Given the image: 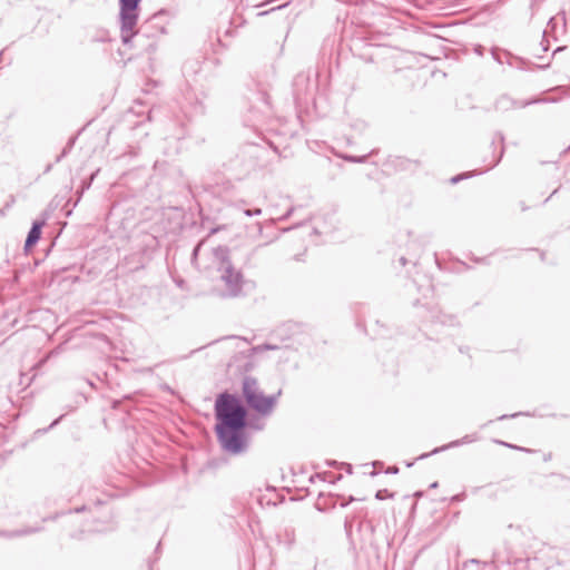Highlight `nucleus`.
<instances>
[{"label": "nucleus", "mask_w": 570, "mask_h": 570, "mask_svg": "<svg viewBox=\"0 0 570 570\" xmlns=\"http://www.w3.org/2000/svg\"><path fill=\"white\" fill-rule=\"evenodd\" d=\"M468 569H471V570H481V563L479 560L476 559H471L469 561H465L463 563V567H462V570H468Z\"/></svg>", "instance_id": "obj_7"}, {"label": "nucleus", "mask_w": 570, "mask_h": 570, "mask_svg": "<svg viewBox=\"0 0 570 570\" xmlns=\"http://www.w3.org/2000/svg\"><path fill=\"white\" fill-rule=\"evenodd\" d=\"M377 500H385L386 498H393V493L389 492L386 489L379 490L375 494Z\"/></svg>", "instance_id": "obj_9"}, {"label": "nucleus", "mask_w": 570, "mask_h": 570, "mask_svg": "<svg viewBox=\"0 0 570 570\" xmlns=\"http://www.w3.org/2000/svg\"><path fill=\"white\" fill-rule=\"evenodd\" d=\"M551 198H552V194H551V195H549V196L544 199V203H548Z\"/></svg>", "instance_id": "obj_20"}, {"label": "nucleus", "mask_w": 570, "mask_h": 570, "mask_svg": "<svg viewBox=\"0 0 570 570\" xmlns=\"http://www.w3.org/2000/svg\"><path fill=\"white\" fill-rule=\"evenodd\" d=\"M244 214L248 217H252V216H258L262 214V209L261 208H256V209H245L244 210Z\"/></svg>", "instance_id": "obj_10"}, {"label": "nucleus", "mask_w": 570, "mask_h": 570, "mask_svg": "<svg viewBox=\"0 0 570 570\" xmlns=\"http://www.w3.org/2000/svg\"><path fill=\"white\" fill-rule=\"evenodd\" d=\"M507 417H508V415H501V416L499 417V420H504V419H507Z\"/></svg>", "instance_id": "obj_23"}, {"label": "nucleus", "mask_w": 570, "mask_h": 570, "mask_svg": "<svg viewBox=\"0 0 570 570\" xmlns=\"http://www.w3.org/2000/svg\"><path fill=\"white\" fill-rule=\"evenodd\" d=\"M243 395L252 409L263 415H268L273 412L281 391L274 395L265 396L259 391L257 380L252 376H245L243 380Z\"/></svg>", "instance_id": "obj_3"}, {"label": "nucleus", "mask_w": 570, "mask_h": 570, "mask_svg": "<svg viewBox=\"0 0 570 570\" xmlns=\"http://www.w3.org/2000/svg\"><path fill=\"white\" fill-rule=\"evenodd\" d=\"M551 198H552V194H551V195H549V196L544 199V203H548Z\"/></svg>", "instance_id": "obj_18"}, {"label": "nucleus", "mask_w": 570, "mask_h": 570, "mask_svg": "<svg viewBox=\"0 0 570 570\" xmlns=\"http://www.w3.org/2000/svg\"><path fill=\"white\" fill-rule=\"evenodd\" d=\"M400 262L403 266L406 264V259L404 257H401Z\"/></svg>", "instance_id": "obj_15"}, {"label": "nucleus", "mask_w": 570, "mask_h": 570, "mask_svg": "<svg viewBox=\"0 0 570 570\" xmlns=\"http://www.w3.org/2000/svg\"><path fill=\"white\" fill-rule=\"evenodd\" d=\"M387 473H397L399 472V469L396 466H392V468H389Z\"/></svg>", "instance_id": "obj_13"}, {"label": "nucleus", "mask_w": 570, "mask_h": 570, "mask_svg": "<svg viewBox=\"0 0 570 570\" xmlns=\"http://www.w3.org/2000/svg\"><path fill=\"white\" fill-rule=\"evenodd\" d=\"M43 225H45L43 220L35 222L32 224L31 229L29 230L26 243H24L26 249L33 246L39 240L40 235H41V228Z\"/></svg>", "instance_id": "obj_5"}, {"label": "nucleus", "mask_w": 570, "mask_h": 570, "mask_svg": "<svg viewBox=\"0 0 570 570\" xmlns=\"http://www.w3.org/2000/svg\"><path fill=\"white\" fill-rule=\"evenodd\" d=\"M505 101H508L507 98H501L499 102H505Z\"/></svg>", "instance_id": "obj_22"}, {"label": "nucleus", "mask_w": 570, "mask_h": 570, "mask_svg": "<svg viewBox=\"0 0 570 570\" xmlns=\"http://www.w3.org/2000/svg\"><path fill=\"white\" fill-rule=\"evenodd\" d=\"M214 259L217 265L219 278L224 284L223 297H237L243 293L244 276L236 269L229 259V249L218 246L214 249Z\"/></svg>", "instance_id": "obj_2"}, {"label": "nucleus", "mask_w": 570, "mask_h": 570, "mask_svg": "<svg viewBox=\"0 0 570 570\" xmlns=\"http://www.w3.org/2000/svg\"><path fill=\"white\" fill-rule=\"evenodd\" d=\"M466 442H469V436H464L462 440L453 441L449 445H444L442 448H436L431 453L432 454L433 453H438V452L443 451L445 449H449V448H452V446H458V445H461V444L466 443Z\"/></svg>", "instance_id": "obj_6"}, {"label": "nucleus", "mask_w": 570, "mask_h": 570, "mask_svg": "<svg viewBox=\"0 0 570 570\" xmlns=\"http://www.w3.org/2000/svg\"><path fill=\"white\" fill-rule=\"evenodd\" d=\"M199 248H200V244H198V245L195 247V249H194V252H193V256H194V257H196V256L198 255Z\"/></svg>", "instance_id": "obj_14"}, {"label": "nucleus", "mask_w": 570, "mask_h": 570, "mask_svg": "<svg viewBox=\"0 0 570 570\" xmlns=\"http://www.w3.org/2000/svg\"><path fill=\"white\" fill-rule=\"evenodd\" d=\"M215 411L216 434L223 450L235 455L244 453L248 448L245 407L230 394L223 393L216 400Z\"/></svg>", "instance_id": "obj_1"}, {"label": "nucleus", "mask_w": 570, "mask_h": 570, "mask_svg": "<svg viewBox=\"0 0 570 570\" xmlns=\"http://www.w3.org/2000/svg\"><path fill=\"white\" fill-rule=\"evenodd\" d=\"M141 0H119L120 37L124 45L128 46L135 36L141 30L137 29L138 7Z\"/></svg>", "instance_id": "obj_4"}, {"label": "nucleus", "mask_w": 570, "mask_h": 570, "mask_svg": "<svg viewBox=\"0 0 570 570\" xmlns=\"http://www.w3.org/2000/svg\"><path fill=\"white\" fill-rule=\"evenodd\" d=\"M278 346L277 345H272V344H262V345H257L255 347L252 348L253 353H262L264 351H268V350H277Z\"/></svg>", "instance_id": "obj_8"}, {"label": "nucleus", "mask_w": 570, "mask_h": 570, "mask_svg": "<svg viewBox=\"0 0 570 570\" xmlns=\"http://www.w3.org/2000/svg\"><path fill=\"white\" fill-rule=\"evenodd\" d=\"M497 164H498V160L491 165V168L497 166Z\"/></svg>", "instance_id": "obj_24"}, {"label": "nucleus", "mask_w": 570, "mask_h": 570, "mask_svg": "<svg viewBox=\"0 0 570 570\" xmlns=\"http://www.w3.org/2000/svg\"><path fill=\"white\" fill-rule=\"evenodd\" d=\"M429 455H430V454H422V455H420V458H419V459H424V458H428Z\"/></svg>", "instance_id": "obj_21"}, {"label": "nucleus", "mask_w": 570, "mask_h": 570, "mask_svg": "<svg viewBox=\"0 0 570 570\" xmlns=\"http://www.w3.org/2000/svg\"><path fill=\"white\" fill-rule=\"evenodd\" d=\"M462 178H463V176H462V175H459V176H455V177L451 178V181H452L453 184H455V183L460 181Z\"/></svg>", "instance_id": "obj_12"}, {"label": "nucleus", "mask_w": 570, "mask_h": 570, "mask_svg": "<svg viewBox=\"0 0 570 570\" xmlns=\"http://www.w3.org/2000/svg\"><path fill=\"white\" fill-rule=\"evenodd\" d=\"M551 198H552V194H551V195H549V196L544 199V203H548Z\"/></svg>", "instance_id": "obj_17"}, {"label": "nucleus", "mask_w": 570, "mask_h": 570, "mask_svg": "<svg viewBox=\"0 0 570 570\" xmlns=\"http://www.w3.org/2000/svg\"><path fill=\"white\" fill-rule=\"evenodd\" d=\"M346 159L350 161H353V163H363L366 159V156H363V157L350 156V157H346Z\"/></svg>", "instance_id": "obj_11"}, {"label": "nucleus", "mask_w": 570, "mask_h": 570, "mask_svg": "<svg viewBox=\"0 0 570 570\" xmlns=\"http://www.w3.org/2000/svg\"><path fill=\"white\" fill-rule=\"evenodd\" d=\"M551 198H552V194H551V195H549V196L544 199V203H548Z\"/></svg>", "instance_id": "obj_19"}, {"label": "nucleus", "mask_w": 570, "mask_h": 570, "mask_svg": "<svg viewBox=\"0 0 570 570\" xmlns=\"http://www.w3.org/2000/svg\"><path fill=\"white\" fill-rule=\"evenodd\" d=\"M551 198H552V194H551V195H549V196L544 199V203H548Z\"/></svg>", "instance_id": "obj_16"}]
</instances>
